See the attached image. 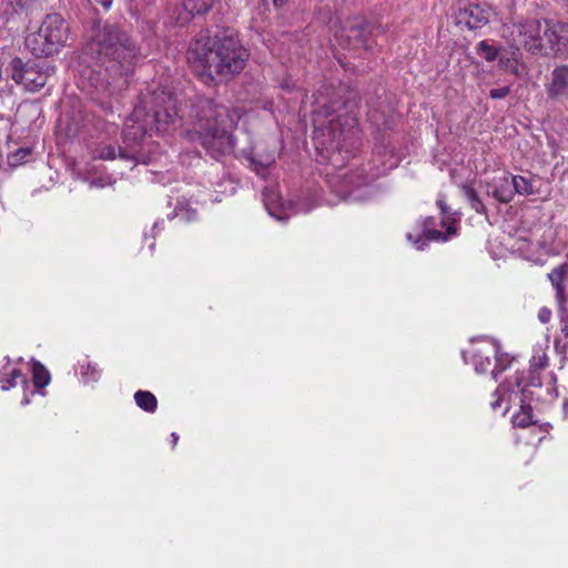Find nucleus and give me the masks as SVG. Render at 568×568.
I'll return each mask as SVG.
<instances>
[{
    "instance_id": "obj_1",
    "label": "nucleus",
    "mask_w": 568,
    "mask_h": 568,
    "mask_svg": "<svg viewBox=\"0 0 568 568\" xmlns=\"http://www.w3.org/2000/svg\"><path fill=\"white\" fill-rule=\"evenodd\" d=\"M151 110L139 105L134 108L130 122L125 123L123 131V142L125 146L118 149L109 143L101 142L93 150V158L103 161L122 160L134 163L145 162L144 155L136 146L141 145L146 134L152 132H165L173 124L178 116L175 101L172 95L164 91L155 92L151 100Z\"/></svg>"
},
{
    "instance_id": "obj_2",
    "label": "nucleus",
    "mask_w": 568,
    "mask_h": 568,
    "mask_svg": "<svg viewBox=\"0 0 568 568\" xmlns=\"http://www.w3.org/2000/svg\"><path fill=\"white\" fill-rule=\"evenodd\" d=\"M250 58L237 38H195L187 61L203 81L227 80L241 73Z\"/></svg>"
},
{
    "instance_id": "obj_3",
    "label": "nucleus",
    "mask_w": 568,
    "mask_h": 568,
    "mask_svg": "<svg viewBox=\"0 0 568 568\" xmlns=\"http://www.w3.org/2000/svg\"><path fill=\"white\" fill-rule=\"evenodd\" d=\"M240 108L230 110L210 98L196 97L191 103L190 118L193 125V140L197 141L213 158L232 150V130L242 118Z\"/></svg>"
},
{
    "instance_id": "obj_4",
    "label": "nucleus",
    "mask_w": 568,
    "mask_h": 568,
    "mask_svg": "<svg viewBox=\"0 0 568 568\" xmlns=\"http://www.w3.org/2000/svg\"><path fill=\"white\" fill-rule=\"evenodd\" d=\"M344 108V104L334 98H328L324 92H318L315 97L314 109L312 111V120L316 131H323V135H325V131L329 136V142L326 145L323 142V145L327 150L337 151L342 153L345 149L346 153H351V149L354 148V138L356 131L353 126L346 129V125H349V121H354V119H345L342 122V115L339 111Z\"/></svg>"
},
{
    "instance_id": "obj_5",
    "label": "nucleus",
    "mask_w": 568,
    "mask_h": 568,
    "mask_svg": "<svg viewBox=\"0 0 568 568\" xmlns=\"http://www.w3.org/2000/svg\"><path fill=\"white\" fill-rule=\"evenodd\" d=\"M119 40L120 38H91L85 45L84 54L101 64L112 62L111 68L119 64L121 72L128 74L142 54L132 38Z\"/></svg>"
},
{
    "instance_id": "obj_6",
    "label": "nucleus",
    "mask_w": 568,
    "mask_h": 568,
    "mask_svg": "<svg viewBox=\"0 0 568 568\" xmlns=\"http://www.w3.org/2000/svg\"><path fill=\"white\" fill-rule=\"evenodd\" d=\"M7 71L18 85L34 93L45 87L48 80L54 74L55 68L34 61L24 62L21 58L16 57L9 62Z\"/></svg>"
},
{
    "instance_id": "obj_7",
    "label": "nucleus",
    "mask_w": 568,
    "mask_h": 568,
    "mask_svg": "<svg viewBox=\"0 0 568 568\" xmlns=\"http://www.w3.org/2000/svg\"><path fill=\"white\" fill-rule=\"evenodd\" d=\"M489 21V13L478 4H469L460 9L454 17V23L459 31H475Z\"/></svg>"
},
{
    "instance_id": "obj_8",
    "label": "nucleus",
    "mask_w": 568,
    "mask_h": 568,
    "mask_svg": "<svg viewBox=\"0 0 568 568\" xmlns=\"http://www.w3.org/2000/svg\"><path fill=\"white\" fill-rule=\"evenodd\" d=\"M499 351V342L493 338H486L476 344L471 351L473 364L477 373H487L491 367V358Z\"/></svg>"
},
{
    "instance_id": "obj_9",
    "label": "nucleus",
    "mask_w": 568,
    "mask_h": 568,
    "mask_svg": "<svg viewBox=\"0 0 568 568\" xmlns=\"http://www.w3.org/2000/svg\"><path fill=\"white\" fill-rule=\"evenodd\" d=\"M215 0H184L175 19V24L185 26L193 17L205 14L211 10Z\"/></svg>"
},
{
    "instance_id": "obj_10",
    "label": "nucleus",
    "mask_w": 568,
    "mask_h": 568,
    "mask_svg": "<svg viewBox=\"0 0 568 568\" xmlns=\"http://www.w3.org/2000/svg\"><path fill=\"white\" fill-rule=\"evenodd\" d=\"M516 386L520 394V405H529L540 400V395L536 393V389H540L542 386L540 376L528 377L526 375H516Z\"/></svg>"
},
{
    "instance_id": "obj_11",
    "label": "nucleus",
    "mask_w": 568,
    "mask_h": 568,
    "mask_svg": "<svg viewBox=\"0 0 568 568\" xmlns=\"http://www.w3.org/2000/svg\"><path fill=\"white\" fill-rule=\"evenodd\" d=\"M64 45L60 38H26V47L37 58H48Z\"/></svg>"
},
{
    "instance_id": "obj_12",
    "label": "nucleus",
    "mask_w": 568,
    "mask_h": 568,
    "mask_svg": "<svg viewBox=\"0 0 568 568\" xmlns=\"http://www.w3.org/2000/svg\"><path fill=\"white\" fill-rule=\"evenodd\" d=\"M546 91L550 99H560L568 95V67H556L546 84Z\"/></svg>"
},
{
    "instance_id": "obj_13",
    "label": "nucleus",
    "mask_w": 568,
    "mask_h": 568,
    "mask_svg": "<svg viewBox=\"0 0 568 568\" xmlns=\"http://www.w3.org/2000/svg\"><path fill=\"white\" fill-rule=\"evenodd\" d=\"M434 219L427 217L424 222V235L413 236L412 233H407L406 237L408 241L413 242V244L417 247V250H423L429 241H446L448 235L455 233V229L449 226L447 229V233L444 234L438 230L428 229V224H433Z\"/></svg>"
},
{
    "instance_id": "obj_14",
    "label": "nucleus",
    "mask_w": 568,
    "mask_h": 568,
    "mask_svg": "<svg viewBox=\"0 0 568 568\" xmlns=\"http://www.w3.org/2000/svg\"><path fill=\"white\" fill-rule=\"evenodd\" d=\"M70 31L69 23L60 13L48 14L41 27L39 36H61Z\"/></svg>"
},
{
    "instance_id": "obj_15",
    "label": "nucleus",
    "mask_w": 568,
    "mask_h": 568,
    "mask_svg": "<svg viewBox=\"0 0 568 568\" xmlns=\"http://www.w3.org/2000/svg\"><path fill=\"white\" fill-rule=\"evenodd\" d=\"M521 28L520 36H557L558 33L548 19H527Z\"/></svg>"
},
{
    "instance_id": "obj_16",
    "label": "nucleus",
    "mask_w": 568,
    "mask_h": 568,
    "mask_svg": "<svg viewBox=\"0 0 568 568\" xmlns=\"http://www.w3.org/2000/svg\"><path fill=\"white\" fill-rule=\"evenodd\" d=\"M4 361L0 368V384L2 390H9L17 385V379L23 376L20 369L11 366L9 357H4Z\"/></svg>"
},
{
    "instance_id": "obj_17",
    "label": "nucleus",
    "mask_w": 568,
    "mask_h": 568,
    "mask_svg": "<svg viewBox=\"0 0 568 568\" xmlns=\"http://www.w3.org/2000/svg\"><path fill=\"white\" fill-rule=\"evenodd\" d=\"M549 365V357L546 354V351L542 347H537L534 349V354L529 361V368L526 372H520V375H526L528 377L531 376H540V371L545 369Z\"/></svg>"
},
{
    "instance_id": "obj_18",
    "label": "nucleus",
    "mask_w": 568,
    "mask_h": 568,
    "mask_svg": "<svg viewBox=\"0 0 568 568\" xmlns=\"http://www.w3.org/2000/svg\"><path fill=\"white\" fill-rule=\"evenodd\" d=\"M491 195L501 203H508L514 197L511 176L505 175L493 185Z\"/></svg>"
},
{
    "instance_id": "obj_19",
    "label": "nucleus",
    "mask_w": 568,
    "mask_h": 568,
    "mask_svg": "<svg viewBox=\"0 0 568 568\" xmlns=\"http://www.w3.org/2000/svg\"><path fill=\"white\" fill-rule=\"evenodd\" d=\"M525 47L532 54L551 55L556 52L555 44L551 38H528L525 42Z\"/></svg>"
},
{
    "instance_id": "obj_20",
    "label": "nucleus",
    "mask_w": 568,
    "mask_h": 568,
    "mask_svg": "<svg viewBox=\"0 0 568 568\" xmlns=\"http://www.w3.org/2000/svg\"><path fill=\"white\" fill-rule=\"evenodd\" d=\"M379 27L367 22L364 18L357 17L354 21H347L343 27L342 31H359L361 36H375L379 33Z\"/></svg>"
},
{
    "instance_id": "obj_21",
    "label": "nucleus",
    "mask_w": 568,
    "mask_h": 568,
    "mask_svg": "<svg viewBox=\"0 0 568 568\" xmlns=\"http://www.w3.org/2000/svg\"><path fill=\"white\" fill-rule=\"evenodd\" d=\"M32 363V379L37 389H42L49 385L51 375L49 371L39 361L31 359Z\"/></svg>"
},
{
    "instance_id": "obj_22",
    "label": "nucleus",
    "mask_w": 568,
    "mask_h": 568,
    "mask_svg": "<svg viewBox=\"0 0 568 568\" xmlns=\"http://www.w3.org/2000/svg\"><path fill=\"white\" fill-rule=\"evenodd\" d=\"M135 404L146 413H154L158 407L156 397L149 390H138L134 394Z\"/></svg>"
},
{
    "instance_id": "obj_23",
    "label": "nucleus",
    "mask_w": 568,
    "mask_h": 568,
    "mask_svg": "<svg viewBox=\"0 0 568 568\" xmlns=\"http://www.w3.org/2000/svg\"><path fill=\"white\" fill-rule=\"evenodd\" d=\"M511 183L514 194L520 195H531L536 193V187L532 183V180L521 176V175H511Z\"/></svg>"
},
{
    "instance_id": "obj_24",
    "label": "nucleus",
    "mask_w": 568,
    "mask_h": 568,
    "mask_svg": "<svg viewBox=\"0 0 568 568\" xmlns=\"http://www.w3.org/2000/svg\"><path fill=\"white\" fill-rule=\"evenodd\" d=\"M532 406L529 405H520V410L513 416V424L516 427L525 428L531 424L532 420Z\"/></svg>"
},
{
    "instance_id": "obj_25",
    "label": "nucleus",
    "mask_w": 568,
    "mask_h": 568,
    "mask_svg": "<svg viewBox=\"0 0 568 568\" xmlns=\"http://www.w3.org/2000/svg\"><path fill=\"white\" fill-rule=\"evenodd\" d=\"M462 190L464 192V195L468 200L471 209H474L479 214L486 213V206L483 203V201L479 199L476 190L471 187L470 185H462Z\"/></svg>"
},
{
    "instance_id": "obj_26",
    "label": "nucleus",
    "mask_w": 568,
    "mask_h": 568,
    "mask_svg": "<svg viewBox=\"0 0 568 568\" xmlns=\"http://www.w3.org/2000/svg\"><path fill=\"white\" fill-rule=\"evenodd\" d=\"M499 348H501L499 346ZM511 363V358L507 353H501V349L498 351V354L495 356V365L491 368L490 373L494 378H496L497 374L504 372Z\"/></svg>"
},
{
    "instance_id": "obj_27",
    "label": "nucleus",
    "mask_w": 568,
    "mask_h": 568,
    "mask_svg": "<svg viewBox=\"0 0 568 568\" xmlns=\"http://www.w3.org/2000/svg\"><path fill=\"white\" fill-rule=\"evenodd\" d=\"M81 376L84 383L97 382L101 376V371L97 364L87 363L81 365Z\"/></svg>"
},
{
    "instance_id": "obj_28",
    "label": "nucleus",
    "mask_w": 568,
    "mask_h": 568,
    "mask_svg": "<svg viewBox=\"0 0 568 568\" xmlns=\"http://www.w3.org/2000/svg\"><path fill=\"white\" fill-rule=\"evenodd\" d=\"M564 275H565V266L564 265L556 267L555 270L551 271V273L548 274L550 282L556 287L557 294L560 297H562V295H564V287L561 285Z\"/></svg>"
},
{
    "instance_id": "obj_29",
    "label": "nucleus",
    "mask_w": 568,
    "mask_h": 568,
    "mask_svg": "<svg viewBox=\"0 0 568 568\" xmlns=\"http://www.w3.org/2000/svg\"><path fill=\"white\" fill-rule=\"evenodd\" d=\"M478 53L487 61H494L498 55V50L489 45L486 41L478 44Z\"/></svg>"
},
{
    "instance_id": "obj_30",
    "label": "nucleus",
    "mask_w": 568,
    "mask_h": 568,
    "mask_svg": "<svg viewBox=\"0 0 568 568\" xmlns=\"http://www.w3.org/2000/svg\"><path fill=\"white\" fill-rule=\"evenodd\" d=\"M250 160L257 174H261L264 170L268 169L275 161L274 156L271 155L265 159H256V156L253 155Z\"/></svg>"
},
{
    "instance_id": "obj_31",
    "label": "nucleus",
    "mask_w": 568,
    "mask_h": 568,
    "mask_svg": "<svg viewBox=\"0 0 568 568\" xmlns=\"http://www.w3.org/2000/svg\"><path fill=\"white\" fill-rule=\"evenodd\" d=\"M320 16H323L322 20L327 24L328 31L334 32L336 36V28L339 24V18L335 17L329 9H327L325 12H320Z\"/></svg>"
},
{
    "instance_id": "obj_32",
    "label": "nucleus",
    "mask_w": 568,
    "mask_h": 568,
    "mask_svg": "<svg viewBox=\"0 0 568 568\" xmlns=\"http://www.w3.org/2000/svg\"><path fill=\"white\" fill-rule=\"evenodd\" d=\"M494 399L490 402V407L494 412H497L499 409H503V414L507 413L508 406L503 407L504 403V392L501 387L496 388V390L493 393Z\"/></svg>"
},
{
    "instance_id": "obj_33",
    "label": "nucleus",
    "mask_w": 568,
    "mask_h": 568,
    "mask_svg": "<svg viewBox=\"0 0 568 568\" xmlns=\"http://www.w3.org/2000/svg\"><path fill=\"white\" fill-rule=\"evenodd\" d=\"M499 64L506 70H510L513 73L518 74L517 59L514 58H499Z\"/></svg>"
},
{
    "instance_id": "obj_34",
    "label": "nucleus",
    "mask_w": 568,
    "mask_h": 568,
    "mask_svg": "<svg viewBox=\"0 0 568 568\" xmlns=\"http://www.w3.org/2000/svg\"><path fill=\"white\" fill-rule=\"evenodd\" d=\"M560 334L565 339H568V312L565 310L560 314Z\"/></svg>"
},
{
    "instance_id": "obj_35",
    "label": "nucleus",
    "mask_w": 568,
    "mask_h": 568,
    "mask_svg": "<svg viewBox=\"0 0 568 568\" xmlns=\"http://www.w3.org/2000/svg\"><path fill=\"white\" fill-rule=\"evenodd\" d=\"M509 92L510 89L508 87L496 88L490 90L489 97L491 99H504L509 94Z\"/></svg>"
},
{
    "instance_id": "obj_36",
    "label": "nucleus",
    "mask_w": 568,
    "mask_h": 568,
    "mask_svg": "<svg viewBox=\"0 0 568 568\" xmlns=\"http://www.w3.org/2000/svg\"><path fill=\"white\" fill-rule=\"evenodd\" d=\"M555 348L559 354H566L568 348V339H562L561 336L555 337Z\"/></svg>"
},
{
    "instance_id": "obj_37",
    "label": "nucleus",
    "mask_w": 568,
    "mask_h": 568,
    "mask_svg": "<svg viewBox=\"0 0 568 568\" xmlns=\"http://www.w3.org/2000/svg\"><path fill=\"white\" fill-rule=\"evenodd\" d=\"M103 36H120V30L115 24L105 23L103 27Z\"/></svg>"
},
{
    "instance_id": "obj_38",
    "label": "nucleus",
    "mask_w": 568,
    "mask_h": 568,
    "mask_svg": "<svg viewBox=\"0 0 568 568\" xmlns=\"http://www.w3.org/2000/svg\"><path fill=\"white\" fill-rule=\"evenodd\" d=\"M550 318H551V311L549 308L542 307V308L539 310V312H538V320L541 323L546 324V323H548L550 321Z\"/></svg>"
},
{
    "instance_id": "obj_39",
    "label": "nucleus",
    "mask_w": 568,
    "mask_h": 568,
    "mask_svg": "<svg viewBox=\"0 0 568 568\" xmlns=\"http://www.w3.org/2000/svg\"><path fill=\"white\" fill-rule=\"evenodd\" d=\"M437 205L438 207L440 209L442 213L445 215V214H448V211H449V207L446 203V200H445V196L444 195H440L438 199H437Z\"/></svg>"
},
{
    "instance_id": "obj_40",
    "label": "nucleus",
    "mask_w": 568,
    "mask_h": 568,
    "mask_svg": "<svg viewBox=\"0 0 568 568\" xmlns=\"http://www.w3.org/2000/svg\"><path fill=\"white\" fill-rule=\"evenodd\" d=\"M112 1L113 0H90L91 3L93 4H100L102 6L105 10H109L112 6Z\"/></svg>"
},
{
    "instance_id": "obj_41",
    "label": "nucleus",
    "mask_w": 568,
    "mask_h": 568,
    "mask_svg": "<svg viewBox=\"0 0 568 568\" xmlns=\"http://www.w3.org/2000/svg\"><path fill=\"white\" fill-rule=\"evenodd\" d=\"M265 206H266V209H267L268 213H270L272 216L276 217L277 220H282V219H283L281 215L276 214V213L271 209V206H270V204H268V202H267V201L265 202Z\"/></svg>"
},
{
    "instance_id": "obj_42",
    "label": "nucleus",
    "mask_w": 568,
    "mask_h": 568,
    "mask_svg": "<svg viewBox=\"0 0 568 568\" xmlns=\"http://www.w3.org/2000/svg\"><path fill=\"white\" fill-rule=\"evenodd\" d=\"M171 438H172V446L175 447L178 444V440H179V435L176 433H172Z\"/></svg>"
},
{
    "instance_id": "obj_43",
    "label": "nucleus",
    "mask_w": 568,
    "mask_h": 568,
    "mask_svg": "<svg viewBox=\"0 0 568 568\" xmlns=\"http://www.w3.org/2000/svg\"><path fill=\"white\" fill-rule=\"evenodd\" d=\"M287 0H273V3L276 8L284 6Z\"/></svg>"
},
{
    "instance_id": "obj_44",
    "label": "nucleus",
    "mask_w": 568,
    "mask_h": 568,
    "mask_svg": "<svg viewBox=\"0 0 568 568\" xmlns=\"http://www.w3.org/2000/svg\"><path fill=\"white\" fill-rule=\"evenodd\" d=\"M339 39L342 40V42L339 44H343L344 42H348L351 40V38H346V37H343Z\"/></svg>"
},
{
    "instance_id": "obj_45",
    "label": "nucleus",
    "mask_w": 568,
    "mask_h": 568,
    "mask_svg": "<svg viewBox=\"0 0 568 568\" xmlns=\"http://www.w3.org/2000/svg\"><path fill=\"white\" fill-rule=\"evenodd\" d=\"M22 405H28L29 404V398H24L22 402H21Z\"/></svg>"
},
{
    "instance_id": "obj_46",
    "label": "nucleus",
    "mask_w": 568,
    "mask_h": 568,
    "mask_svg": "<svg viewBox=\"0 0 568 568\" xmlns=\"http://www.w3.org/2000/svg\"><path fill=\"white\" fill-rule=\"evenodd\" d=\"M565 412H566V414L568 415V400H567V402H566V404H565Z\"/></svg>"
},
{
    "instance_id": "obj_47",
    "label": "nucleus",
    "mask_w": 568,
    "mask_h": 568,
    "mask_svg": "<svg viewBox=\"0 0 568 568\" xmlns=\"http://www.w3.org/2000/svg\"><path fill=\"white\" fill-rule=\"evenodd\" d=\"M159 226V222H155L153 225V229H156Z\"/></svg>"
}]
</instances>
